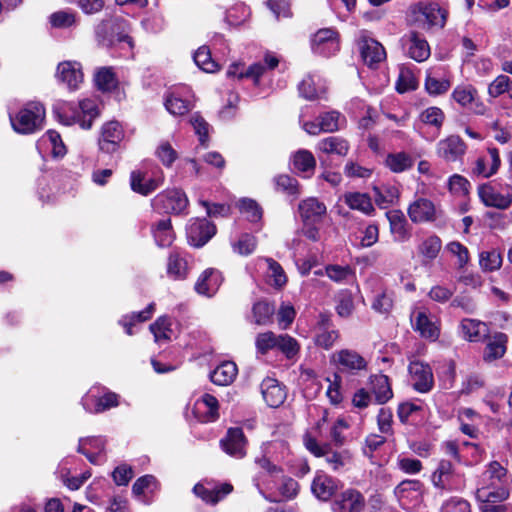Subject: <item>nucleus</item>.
<instances>
[{
    "mask_svg": "<svg viewBox=\"0 0 512 512\" xmlns=\"http://www.w3.org/2000/svg\"><path fill=\"white\" fill-rule=\"evenodd\" d=\"M317 150L325 154L346 156L349 151V143L342 137L329 136L321 139L316 146Z\"/></svg>",
    "mask_w": 512,
    "mask_h": 512,
    "instance_id": "obj_42",
    "label": "nucleus"
},
{
    "mask_svg": "<svg viewBox=\"0 0 512 512\" xmlns=\"http://www.w3.org/2000/svg\"><path fill=\"white\" fill-rule=\"evenodd\" d=\"M252 312L257 325H267L272 322L275 307L269 302L259 301L254 304Z\"/></svg>",
    "mask_w": 512,
    "mask_h": 512,
    "instance_id": "obj_62",
    "label": "nucleus"
},
{
    "mask_svg": "<svg viewBox=\"0 0 512 512\" xmlns=\"http://www.w3.org/2000/svg\"><path fill=\"white\" fill-rule=\"evenodd\" d=\"M300 95L307 100H314L326 91L324 81L317 74H308L298 85Z\"/></svg>",
    "mask_w": 512,
    "mask_h": 512,
    "instance_id": "obj_36",
    "label": "nucleus"
},
{
    "mask_svg": "<svg viewBox=\"0 0 512 512\" xmlns=\"http://www.w3.org/2000/svg\"><path fill=\"white\" fill-rule=\"evenodd\" d=\"M233 487L231 484H213L211 482L197 483L193 488V493L207 504L215 505L231 493Z\"/></svg>",
    "mask_w": 512,
    "mask_h": 512,
    "instance_id": "obj_19",
    "label": "nucleus"
},
{
    "mask_svg": "<svg viewBox=\"0 0 512 512\" xmlns=\"http://www.w3.org/2000/svg\"><path fill=\"white\" fill-rule=\"evenodd\" d=\"M327 208L317 198H307L300 202L299 213L306 224L319 222L326 214Z\"/></svg>",
    "mask_w": 512,
    "mask_h": 512,
    "instance_id": "obj_35",
    "label": "nucleus"
},
{
    "mask_svg": "<svg viewBox=\"0 0 512 512\" xmlns=\"http://www.w3.org/2000/svg\"><path fill=\"white\" fill-rule=\"evenodd\" d=\"M45 108L39 102H29L16 114H9L12 128L19 134H33L44 126Z\"/></svg>",
    "mask_w": 512,
    "mask_h": 512,
    "instance_id": "obj_5",
    "label": "nucleus"
},
{
    "mask_svg": "<svg viewBox=\"0 0 512 512\" xmlns=\"http://www.w3.org/2000/svg\"><path fill=\"white\" fill-rule=\"evenodd\" d=\"M419 121L424 125L434 128L437 134H439L445 121V114L441 108L431 106L419 114Z\"/></svg>",
    "mask_w": 512,
    "mask_h": 512,
    "instance_id": "obj_52",
    "label": "nucleus"
},
{
    "mask_svg": "<svg viewBox=\"0 0 512 512\" xmlns=\"http://www.w3.org/2000/svg\"><path fill=\"white\" fill-rule=\"evenodd\" d=\"M264 401L270 407H279L286 399V391L276 379L266 378L261 383Z\"/></svg>",
    "mask_w": 512,
    "mask_h": 512,
    "instance_id": "obj_34",
    "label": "nucleus"
},
{
    "mask_svg": "<svg viewBox=\"0 0 512 512\" xmlns=\"http://www.w3.org/2000/svg\"><path fill=\"white\" fill-rule=\"evenodd\" d=\"M129 33V23L122 17L105 18L95 27L96 41L100 46L120 45L127 52H131L134 48V41Z\"/></svg>",
    "mask_w": 512,
    "mask_h": 512,
    "instance_id": "obj_3",
    "label": "nucleus"
},
{
    "mask_svg": "<svg viewBox=\"0 0 512 512\" xmlns=\"http://www.w3.org/2000/svg\"><path fill=\"white\" fill-rule=\"evenodd\" d=\"M365 507L364 496L355 489H347L332 503L334 512H361Z\"/></svg>",
    "mask_w": 512,
    "mask_h": 512,
    "instance_id": "obj_26",
    "label": "nucleus"
},
{
    "mask_svg": "<svg viewBox=\"0 0 512 512\" xmlns=\"http://www.w3.org/2000/svg\"><path fill=\"white\" fill-rule=\"evenodd\" d=\"M452 98L463 108H470L476 114H484L486 107L479 100L478 92L475 87L469 84H462L455 87L452 92Z\"/></svg>",
    "mask_w": 512,
    "mask_h": 512,
    "instance_id": "obj_20",
    "label": "nucleus"
},
{
    "mask_svg": "<svg viewBox=\"0 0 512 512\" xmlns=\"http://www.w3.org/2000/svg\"><path fill=\"white\" fill-rule=\"evenodd\" d=\"M451 86L448 77L442 75L438 69L429 70L425 79V89L430 95L446 93Z\"/></svg>",
    "mask_w": 512,
    "mask_h": 512,
    "instance_id": "obj_40",
    "label": "nucleus"
},
{
    "mask_svg": "<svg viewBox=\"0 0 512 512\" xmlns=\"http://www.w3.org/2000/svg\"><path fill=\"white\" fill-rule=\"evenodd\" d=\"M331 361L342 371L356 373L367 368V361L357 351L342 349L332 354Z\"/></svg>",
    "mask_w": 512,
    "mask_h": 512,
    "instance_id": "obj_23",
    "label": "nucleus"
},
{
    "mask_svg": "<svg viewBox=\"0 0 512 512\" xmlns=\"http://www.w3.org/2000/svg\"><path fill=\"white\" fill-rule=\"evenodd\" d=\"M216 233V227L207 219H191L187 226L189 243L195 247L205 245Z\"/></svg>",
    "mask_w": 512,
    "mask_h": 512,
    "instance_id": "obj_16",
    "label": "nucleus"
},
{
    "mask_svg": "<svg viewBox=\"0 0 512 512\" xmlns=\"http://www.w3.org/2000/svg\"><path fill=\"white\" fill-rule=\"evenodd\" d=\"M118 395L113 392H106L102 396L95 393L94 389L82 398L84 409L90 413H101L110 408L118 406Z\"/></svg>",
    "mask_w": 512,
    "mask_h": 512,
    "instance_id": "obj_24",
    "label": "nucleus"
},
{
    "mask_svg": "<svg viewBox=\"0 0 512 512\" xmlns=\"http://www.w3.org/2000/svg\"><path fill=\"white\" fill-rule=\"evenodd\" d=\"M58 120L67 126L78 124L83 129H90L99 115L97 100L86 98L78 104L59 102L54 106Z\"/></svg>",
    "mask_w": 512,
    "mask_h": 512,
    "instance_id": "obj_2",
    "label": "nucleus"
},
{
    "mask_svg": "<svg viewBox=\"0 0 512 512\" xmlns=\"http://www.w3.org/2000/svg\"><path fill=\"white\" fill-rule=\"evenodd\" d=\"M105 441L102 437H88L79 440L77 451L86 456L92 464L104 461Z\"/></svg>",
    "mask_w": 512,
    "mask_h": 512,
    "instance_id": "obj_30",
    "label": "nucleus"
},
{
    "mask_svg": "<svg viewBox=\"0 0 512 512\" xmlns=\"http://www.w3.org/2000/svg\"><path fill=\"white\" fill-rule=\"evenodd\" d=\"M279 64L278 57L273 53H266L263 62H257L249 66L245 72H240V77H246L253 79L255 84H258L259 79L268 70L275 69Z\"/></svg>",
    "mask_w": 512,
    "mask_h": 512,
    "instance_id": "obj_38",
    "label": "nucleus"
},
{
    "mask_svg": "<svg viewBox=\"0 0 512 512\" xmlns=\"http://www.w3.org/2000/svg\"><path fill=\"white\" fill-rule=\"evenodd\" d=\"M258 262L267 264V279L269 285L281 289L287 283V276L281 265L272 258H259Z\"/></svg>",
    "mask_w": 512,
    "mask_h": 512,
    "instance_id": "obj_45",
    "label": "nucleus"
},
{
    "mask_svg": "<svg viewBox=\"0 0 512 512\" xmlns=\"http://www.w3.org/2000/svg\"><path fill=\"white\" fill-rule=\"evenodd\" d=\"M222 280V275L218 270L206 269L198 278L195 290L201 295L210 297L219 289Z\"/></svg>",
    "mask_w": 512,
    "mask_h": 512,
    "instance_id": "obj_33",
    "label": "nucleus"
},
{
    "mask_svg": "<svg viewBox=\"0 0 512 512\" xmlns=\"http://www.w3.org/2000/svg\"><path fill=\"white\" fill-rule=\"evenodd\" d=\"M164 104L167 111L175 116H182L192 108L191 102L184 99L178 89L168 92Z\"/></svg>",
    "mask_w": 512,
    "mask_h": 512,
    "instance_id": "obj_44",
    "label": "nucleus"
},
{
    "mask_svg": "<svg viewBox=\"0 0 512 512\" xmlns=\"http://www.w3.org/2000/svg\"><path fill=\"white\" fill-rule=\"evenodd\" d=\"M374 198L380 208H386L392 204L399 196V191L395 186L382 185L374 187Z\"/></svg>",
    "mask_w": 512,
    "mask_h": 512,
    "instance_id": "obj_57",
    "label": "nucleus"
},
{
    "mask_svg": "<svg viewBox=\"0 0 512 512\" xmlns=\"http://www.w3.org/2000/svg\"><path fill=\"white\" fill-rule=\"evenodd\" d=\"M237 375V366L235 363L226 361L217 366L210 374L211 381L220 386L230 384Z\"/></svg>",
    "mask_w": 512,
    "mask_h": 512,
    "instance_id": "obj_48",
    "label": "nucleus"
},
{
    "mask_svg": "<svg viewBox=\"0 0 512 512\" xmlns=\"http://www.w3.org/2000/svg\"><path fill=\"white\" fill-rule=\"evenodd\" d=\"M222 450L228 455L241 459L246 455V438L241 428H229L220 440Z\"/></svg>",
    "mask_w": 512,
    "mask_h": 512,
    "instance_id": "obj_25",
    "label": "nucleus"
},
{
    "mask_svg": "<svg viewBox=\"0 0 512 512\" xmlns=\"http://www.w3.org/2000/svg\"><path fill=\"white\" fill-rule=\"evenodd\" d=\"M423 494V485L418 480H404L395 488V495L400 504L411 509L420 504Z\"/></svg>",
    "mask_w": 512,
    "mask_h": 512,
    "instance_id": "obj_18",
    "label": "nucleus"
},
{
    "mask_svg": "<svg viewBox=\"0 0 512 512\" xmlns=\"http://www.w3.org/2000/svg\"><path fill=\"white\" fill-rule=\"evenodd\" d=\"M431 481L437 489L452 491L458 488L460 475L455 470L451 461L442 459L432 473Z\"/></svg>",
    "mask_w": 512,
    "mask_h": 512,
    "instance_id": "obj_10",
    "label": "nucleus"
},
{
    "mask_svg": "<svg viewBox=\"0 0 512 512\" xmlns=\"http://www.w3.org/2000/svg\"><path fill=\"white\" fill-rule=\"evenodd\" d=\"M342 199L352 210L360 211L366 215H371L375 211L372 200L366 193L347 192L342 196Z\"/></svg>",
    "mask_w": 512,
    "mask_h": 512,
    "instance_id": "obj_41",
    "label": "nucleus"
},
{
    "mask_svg": "<svg viewBox=\"0 0 512 512\" xmlns=\"http://www.w3.org/2000/svg\"><path fill=\"white\" fill-rule=\"evenodd\" d=\"M192 412L201 423L215 422L219 418L218 400L213 395L205 393L195 401Z\"/></svg>",
    "mask_w": 512,
    "mask_h": 512,
    "instance_id": "obj_21",
    "label": "nucleus"
},
{
    "mask_svg": "<svg viewBox=\"0 0 512 512\" xmlns=\"http://www.w3.org/2000/svg\"><path fill=\"white\" fill-rule=\"evenodd\" d=\"M447 11L435 2H418L409 7L407 18L411 23L423 29L443 28L447 20Z\"/></svg>",
    "mask_w": 512,
    "mask_h": 512,
    "instance_id": "obj_6",
    "label": "nucleus"
},
{
    "mask_svg": "<svg viewBox=\"0 0 512 512\" xmlns=\"http://www.w3.org/2000/svg\"><path fill=\"white\" fill-rule=\"evenodd\" d=\"M277 350L288 360H293L299 354L300 344L294 337L288 334H279Z\"/></svg>",
    "mask_w": 512,
    "mask_h": 512,
    "instance_id": "obj_63",
    "label": "nucleus"
},
{
    "mask_svg": "<svg viewBox=\"0 0 512 512\" xmlns=\"http://www.w3.org/2000/svg\"><path fill=\"white\" fill-rule=\"evenodd\" d=\"M467 151V145L458 135H449L439 140L435 147L438 158L451 163L461 160Z\"/></svg>",
    "mask_w": 512,
    "mask_h": 512,
    "instance_id": "obj_9",
    "label": "nucleus"
},
{
    "mask_svg": "<svg viewBox=\"0 0 512 512\" xmlns=\"http://www.w3.org/2000/svg\"><path fill=\"white\" fill-rule=\"evenodd\" d=\"M401 41L406 55L411 59L417 62H424L430 57V46L427 40L419 33L412 31L404 35Z\"/></svg>",
    "mask_w": 512,
    "mask_h": 512,
    "instance_id": "obj_15",
    "label": "nucleus"
},
{
    "mask_svg": "<svg viewBox=\"0 0 512 512\" xmlns=\"http://www.w3.org/2000/svg\"><path fill=\"white\" fill-rule=\"evenodd\" d=\"M195 64L204 72L214 73L219 65L212 59L211 52L207 46H201L194 54Z\"/></svg>",
    "mask_w": 512,
    "mask_h": 512,
    "instance_id": "obj_64",
    "label": "nucleus"
},
{
    "mask_svg": "<svg viewBox=\"0 0 512 512\" xmlns=\"http://www.w3.org/2000/svg\"><path fill=\"white\" fill-rule=\"evenodd\" d=\"M154 312V304L151 303L148 305V307L140 312L137 313H131L129 315H125L120 320V324L124 327L125 332L128 335H133L134 331L132 328L137 324L141 322H145L149 320Z\"/></svg>",
    "mask_w": 512,
    "mask_h": 512,
    "instance_id": "obj_53",
    "label": "nucleus"
},
{
    "mask_svg": "<svg viewBox=\"0 0 512 512\" xmlns=\"http://www.w3.org/2000/svg\"><path fill=\"white\" fill-rule=\"evenodd\" d=\"M507 342V335L501 332H497L489 337L483 353L484 361L493 362L502 358L506 353Z\"/></svg>",
    "mask_w": 512,
    "mask_h": 512,
    "instance_id": "obj_37",
    "label": "nucleus"
},
{
    "mask_svg": "<svg viewBox=\"0 0 512 512\" xmlns=\"http://www.w3.org/2000/svg\"><path fill=\"white\" fill-rule=\"evenodd\" d=\"M255 463L260 468L254 476L253 483L259 493L269 502H277L276 491L283 469L281 466L273 463L269 458L263 456L255 459Z\"/></svg>",
    "mask_w": 512,
    "mask_h": 512,
    "instance_id": "obj_4",
    "label": "nucleus"
},
{
    "mask_svg": "<svg viewBox=\"0 0 512 512\" xmlns=\"http://www.w3.org/2000/svg\"><path fill=\"white\" fill-rule=\"evenodd\" d=\"M359 48L363 61L369 67L377 65L386 58L384 47L372 38L362 37L359 42Z\"/></svg>",
    "mask_w": 512,
    "mask_h": 512,
    "instance_id": "obj_29",
    "label": "nucleus"
},
{
    "mask_svg": "<svg viewBox=\"0 0 512 512\" xmlns=\"http://www.w3.org/2000/svg\"><path fill=\"white\" fill-rule=\"evenodd\" d=\"M475 497L479 502L498 503L509 497L507 470L497 461L491 462L481 474Z\"/></svg>",
    "mask_w": 512,
    "mask_h": 512,
    "instance_id": "obj_1",
    "label": "nucleus"
},
{
    "mask_svg": "<svg viewBox=\"0 0 512 512\" xmlns=\"http://www.w3.org/2000/svg\"><path fill=\"white\" fill-rule=\"evenodd\" d=\"M442 247V242L439 237L433 235L423 240L419 247L418 252L424 258V261H431L435 259Z\"/></svg>",
    "mask_w": 512,
    "mask_h": 512,
    "instance_id": "obj_60",
    "label": "nucleus"
},
{
    "mask_svg": "<svg viewBox=\"0 0 512 512\" xmlns=\"http://www.w3.org/2000/svg\"><path fill=\"white\" fill-rule=\"evenodd\" d=\"M411 323L415 331H417L421 337L436 341L440 335V327L432 316L429 315L428 311L421 308H416L411 313Z\"/></svg>",
    "mask_w": 512,
    "mask_h": 512,
    "instance_id": "obj_11",
    "label": "nucleus"
},
{
    "mask_svg": "<svg viewBox=\"0 0 512 512\" xmlns=\"http://www.w3.org/2000/svg\"><path fill=\"white\" fill-rule=\"evenodd\" d=\"M371 385L373 394L379 404H384L392 398L393 392L388 376L384 374L372 376Z\"/></svg>",
    "mask_w": 512,
    "mask_h": 512,
    "instance_id": "obj_46",
    "label": "nucleus"
},
{
    "mask_svg": "<svg viewBox=\"0 0 512 512\" xmlns=\"http://www.w3.org/2000/svg\"><path fill=\"white\" fill-rule=\"evenodd\" d=\"M502 262V255L496 249L482 251L479 255V265L485 272H492L500 269Z\"/></svg>",
    "mask_w": 512,
    "mask_h": 512,
    "instance_id": "obj_61",
    "label": "nucleus"
},
{
    "mask_svg": "<svg viewBox=\"0 0 512 512\" xmlns=\"http://www.w3.org/2000/svg\"><path fill=\"white\" fill-rule=\"evenodd\" d=\"M292 164L296 171L309 176L315 169L316 160L310 151L301 149L293 154Z\"/></svg>",
    "mask_w": 512,
    "mask_h": 512,
    "instance_id": "obj_51",
    "label": "nucleus"
},
{
    "mask_svg": "<svg viewBox=\"0 0 512 512\" xmlns=\"http://www.w3.org/2000/svg\"><path fill=\"white\" fill-rule=\"evenodd\" d=\"M314 53L329 57L335 55L340 48L338 33L331 28L318 30L312 38Z\"/></svg>",
    "mask_w": 512,
    "mask_h": 512,
    "instance_id": "obj_13",
    "label": "nucleus"
},
{
    "mask_svg": "<svg viewBox=\"0 0 512 512\" xmlns=\"http://www.w3.org/2000/svg\"><path fill=\"white\" fill-rule=\"evenodd\" d=\"M412 387L420 393H428L434 386V376L429 364L413 360L408 366Z\"/></svg>",
    "mask_w": 512,
    "mask_h": 512,
    "instance_id": "obj_12",
    "label": "nucleus"
},
{
    "mask_svg": "<svg viewBox=\"0 0 512 512\" xmlns=\"http://www.w3.org/2000/svg\"><path fill=\"white\" fill-rule=\"evenodd\" d=\"M188 265L185 257L179 251H172L167 262V275L173 280H183L187 277Z\"/></svg>",
    "mask_w": 512,
    "mask_h": 512,
    "instance_id": "obj_43",
    "label": "nucleus"
},
{
    "mask_svg": "<svg viewBox=\"0 0 512 512\" xmlns=\"http://www.w3.org/2000/svg\"><path fill=\"white\" fill-rule=\"evenodd\" d=\"M389 220L390 230L394 237L399 241L408 238L407 221L404 214L399 210H392L386 213Z\"/></svg>",
    "mask_w": 512,
    "mask_h": 512,
    "instance_id": "obj_50",
    "label": "nucleus"
},
{
    "mask_svg": "<svg viewBox=\"0 0 512 512\" xmlns=\"http://www.w3.org/2000/svg\"><path fill=\"white\" fill-rule=\"evenodd\" d=\"M56 77L70 90H76L83 82L82 65L77 61H64L58 64Z\"/></svg>",
    "mask_w": 512,
    "mask_h": 512,
    "instance_id": "obj_27",
    "label": "nucleus"
},
{
    "mask_svg": "<svg viewBox=\"0 0 512 512\" xmlns=\"http://www.w3.org/2000/svg\"><path fill=\"white\" fill-rule=\"evenodd\" d=\"M163 182L164 176L160 169H158L149 179H146L145 174L140 170L132 171L130 175L131 189L143 196H147L157 190L163 185Z\"/></svg>",
    "mask_w": 512,
    "mask_h": 512,
    "instance_id": "obj_22",
    "label": "nucleus"
},
{
    "mask_svg": "<svg viewBox=\"0 0 512 512\" xmlns=\"http://www.w3.org/2000/svg\"><path fill=\"white\" fill-rule=\"evenodd\" d=\"M394 305L393 292L383 287L378 283L376 289L373 291L371 299V308L380 314H388Z\"/></svg>",
    "mask_w": 512,
    "mask_h": 512,
    "instance_id": "obj_39",
    "label": "nucleus"
},
{
    "mask_svg": "<svg viewBox=\"0 0 512 512\" xmlns=\"http://www.w3.org/2000/svg\"><path fill=\"white\" fill-rule=\"evenodd\" d=\"M478 195L483 204L487 207L505 210L512 204L511 194H502L489 183L479 186Z\"/></svg>",
    "mask_w": 512,
    "mask_h": 512,
    "instance_id": "obj_28",
    "label": "nucleus"
},
{
    "mask_svg": "<svg viewBox=\"0 0 512 512\" xmlns=\"http://www.w3.org/2000/svg\"><path fill=\"white\" fill-rule=\"evenodd\" d=\"M460 335L469 342H480L488 337L489 328L486 323L471 318H465L459 325Z\"/></svg>",
    "mask_w": 512,
    "mask_h": 512,
    "instance_id": "obj_31",
    "label": "nucleus"
},
{
    "mask_svg": "<svg viewBox=\"0 0 512 512\" xmlns=\"http://www.w3.org/2000/svg\"><path fill=\"white\" fill-rule=\"evenodd\" d=\"M250 16V9L243 3H236L231 6L225 14V21L229 26H239Z\"/></svg>",
    "mask_w": 512,
    "mask_h": 512,
    "instance_id": "obj_58",
    "label": "nucleus"
},
{
    "mask_svg": "<svg viewBox=\"0 0 512 512\" xmlns=\"http://www.w3.org/2000/svg\"><path fill=\"white\" fill-rule=\"evenodd\" d=\"M237 206L240 213L251 223H257L262 218V209L258 203L249 198L238 201Z\"/></svg>",
    "mask_w": 512,
    "mask_h": 512,
    "instance_id": "obj_59",
    "label": "nucleus"
},
{
    "mask_svg": "<svg viewBox=\"0 0 512 512\" xmlns=\"http://www.w3.org/2000/svg\"><path fill=\"white\" fill-rule=\"evenodd\" d=\"M233 252L248 256L252 254L257 247V238L250 233H242L238 239L231 242Z\"/></svg>",
    "mask_w": 512,
    "mask_h": 512,
    "instance_id": "obj_56",
    "label": "nucleus"
},
{
    "mask_svg": "<svg viewBox=\"0 0 512 512\" xmlns=\"http://www.w3.org/2000/svg\"><path fill=\"white\" fill-rule=\"evenodd\" d=\"M39 144L50 148L54 157H63L66 154L61 136L55 130H48L39 140Z\"/></svg>",
    "mask_w": 512,
    "mask_h": 512,
    "instance_id": "obj_55",
    "label": "nucleus"
},
{
    "mask_svg": "<svg viewBox=\"0 0 512 512\" xmlns=\"http://www.w3.org/2000/svg\"><path fill=\"white\" fill-rule=\"evenodd\" d=\"M94 81L97 88L101 91L107 92L117 87V78L111 67L99 68L95 75Z\"/></svg>",
    "mask_w": 512,
    "mask_h": 512,
    "instance_id": "obj_54",
    "label": "nucleus"
},
{
    "mask_svg": "<svg viewBox=\"0 0 512 512\" xmlns=\"http://www.w3.org/2000/svg\"><path fill=\"white\" fill-rule=\"evenodd\" d=\"M188 203L186 194L180 189H167L152 199V207L163 213L180 214Z\"/></svg>",
    "mask_w": 512,
    "mask_h": 512,
    "instance_id": "obj_7",
    "label": "nucleus"
},
{
    "mask_svg": "<svg viewBox=\"0 0 512 512\" xmlns=\"http://www.w3.org/2000/svg\"><path fill=\"white\" fill-rule=\"evenodd\" d=\"M154 239L159 247H168L174 241L170 218L159 220L152 228Z\"/></svg>",
    "mask_w": 512,
    "mask_h": 512,
    "instance_id": "obj_49",
    "label": "nucleus"
},
{
    "mask_svg": "<svg viewBox=\"0 0 512 512\" xmlns=\"http://www.w3.org/2000/svg\"><path fill=\"white\" fill-rule=\"evenodd\" d=\"M386 167L393 173H402L414 165L413 157L406 152L389 153L385 159Z\"/></svg>",
    "mask_w": 512,
    "mask_h": 512,
    "instance_id": "obj_47",
    "label": "nucleus"
},
{
    "mask_svg": "<svg viewBox=\"0 0 512 512\" xmlns=\"http://www.w3.org/2000/svg\"><path fill=\"white\" fill-rule=\"evenodd\" d=\"M124 138V128L118 121L106 122L101 127L98 139L99 150L107 154H113L119 150Z\"/></svg>",
    "mask_w": 512,
    "mask_h": 512,
    "instance_id": "obj_8",
    "label": "nucleus"
},
{
    "mask_svg": "<svg viewBox=\"0 0 512 512\" xmlns=\"http://www.w3.org/2000/svg\"><path fill=\"white\" fill-rule=\"evenodd\" d=\"M501 166L499 150L488 147L486 155H480L474 162L472 174L476 177L490 178L495 175Z\"/></svg>",
    "mask_w": 512,
    "mask_h": 512,
    "instance_id": "obj_17",
    "label": "nucleus"
},
{
    "mask_svg": "<svg viewBox=\"0 0 512 512\" xmlns=\"http://www.w3.org/2000/svg\"><path fill=\"white\" fill-rule=\"evenodd\" d=\"M407 213L413 223L434 222L441 215V211L431 200L422 197L408 206Z\"/></svg>",
    "mask_w": 512,
    "mask_h": 512,
    "instance_id": "obj_14",
    "label": "nucleus"
},
{
    "mask_svg": "<svg viewBox=\"0 0 512 512\" xmlns=\"http://www.w3.org/2000/svg\"><path fill=\"white\" fill-rule=\"evenodd\" d=\"M338 489V482L333 477L323 473L317 472L312 485V493L320 500H329Z\"/></svg>",
    "mask_w": 512,
    "mask_h": 512,
    "instance_id": "obj_32",
    "label": "nucleus"
}]
</instances>
